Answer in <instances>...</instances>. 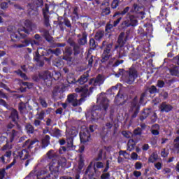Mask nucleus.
Listing matches in <instances>:
<instances>
[{"label": "nucleus", "instance_id": "obj_1", "mask_svg": "<svg viewBox=\"0 0 179 179\" xmlns=\"http://www.w3.org/2000/svg\"><path fill=\"white\" fill-rule=\"evenodd\" d=\"M97 103H99V108L98 106H94L91 112H87L86 113L87 119L90 121H96L99 118H101V116L99 115L101 110L106 111L109 101L106 98L105 94H101L97 99Z\"/></svg>", "mask_w": 179, "mask_h": 179}, {"label": "nucleus", "instance_id": "obj_2", "mask_svg": "<svg viewBox=\"0 0 179 179\" xmlns=\"http://www.w3.org/2000/svg\"><path fill=\"white\" fill-rule=\"evenodd\" d=\"M76 92L80 93L81 94V99L80 100H78V98L76 97V94H71L69 96H68L67 101L69 103H71L73 106H79L83 102L85 101V98L89 96V90L86 87H79L76 88L75 90Z\"/></svg>", "mask_w": 179, "mask_h": 179}, {"label": "nucleus", "instance_id": "obj_3", "mask_svg": "<svg viewBox=\"0 0 179 179\" xmlns=\"http://www.w3.org/2000/svg\"><path fill=\"white\" fill-rule=\"evenodd\" d=\"M50 173H47L46 171L41 170L36 173L37 179H57L59 177V169L57 164H50Z\"/></svg>", "mask_w": 179, "mask_h": 179}, {"label": "nucleus", "instance_id": "obj_4", "mask_svg": "<svg viewBox=\"0 0 179 179\" xmlns=\"http://www.w3.org/2000/svg\"><path fill=\"white\" fill-rule=\"evenodd\" d=\"M13 155L14 159L11 164H10V165L6 167V169L7 170L10 169L14 166L15 163H17V158H20L21 160H25L26 159H28L30 157V152L28 150H23L22 151L15 152Z\"/></svg>", "mask_w": 179, "mask_h": 179}, {"label": "nucleus", "instance_id": "obj_5", "mask_svg": "<svg viewBox=\"0 0 179 179\" xmlns=\"http://www.w3.org/2000/svg\"><path fill=\"white\" fill-rule=\"evenodd\" d=\"M102 47L105 48L102 54V62H105L108 60L110 57L112 56L111 49L113 47L112 43H108L106 41H103Z\"/></svg>", "mask_w": 179, "mask_h": 179}, {"label": "nucleus", "instance_id": "obj_6", "mask_svg": "<svg viewBox=\"0 0 179 179\" xmlns=\"http://www.w3.org/2000/svg\"><path fill=\"white\" fill-rule=\"evenodd\" d=\"M80 138L82 143H86L91 140L90 134L88 131V129H85L80 131Z\"/></svg>", "mask_w": 179, "mask_h": 179}, {"label": "nucleus", "instance_id": "obj_7", "mask_svg": "<svg viewBox=\"0 0 179 179\" xmlns=\"http://www.w3.org/2000/svg\"><path fill=\"white\" fill-rule=\"evenodd\" d=\"M144 14L145 13L144 12H140L138 13V17H134V15H127V22L128 23H138V20H141V19H143L144 18Z\"/></svg>", "mask_w": 179, "mask_h": 179}, {"label": "nucleus", "instance_id": "obj_8", "mask_svg": "<svg viewBox=\"0 0 179 179\" xmlns=\"http://www.w3.org/2000/svg\"><path fill=\"white\" fill-rule=\"evenodd\" d=\"M76 131H71V133H69L66 131L67 145L69 148H73V136H76Z\"/></svg>", "mask_w": 179, "mask_h": 179}, {"label": "nucleus", "instance_id": "obj_9", "mask_svg": "<svg viewBox=\"0 0 179 179\" xmlns=\"http://www.w3.org/2000/svg\"><path fill=\"white\" fill-rule=\"evenodd\" d=\"M137 77H138V75L136 70L133 69H129V77H128V79L127 80V83L132 84Z\"/></svg>", "mask_w": 179, "mask_h": 179}, {"label": "nucleus", "instance_id": "obj_10", "mask_svg": "<svg viewBox=\"0 0 179 179\" xmlns=\"http://www.w3.org/2000/svg\"><path fill=\"white\" fill-rule=\"evenodd\" d=\"M104 80L103 78L99 75L96 78H92L89 82L90 85H92L94 86H100L103 84Z\"/></svg>", "mask_w": 179, "mask_h": 179}, {"label": "nucleus", "instance_id": "obj_11", "mask_svg": "<svg viewBox=\"0 0 179 179\" xmlns=\"http://www.w3.org/2000/svg\"><path fill=\"white\" fill-rule=\"evenodd\" d=\"M21 136V133L13 129L10 132V142H13L14 140L17 139Z\"/></svg>", "mask_w": 179, "mask_h": 179}, {"label": "nucleus", "instance_id": "obj_12", "mask_svg": "<svg viewBox=\"0 0 179 179\" xmlns=\"http://www.w3.org/2000/svg\"><path fill=\"white\" fill-rule=\"evenodd\" d=\"M53 164V166H55V164H57V169L59 170V166L66 167V159L61 158V159H59L58 162H57L55 161H53L52 162V164Z\"/></svg>", "mask_w": 179, "mask_h": 179}, {"label": "nucleus", "instance_id": "obj_13", "mask_svg": "<svg viewBox=\"0 0 179 179\" xmlns=\"http://www.w3.org/2000/svg\"><path fill=\"white\" fill-rule=\"evenodd\" d=\"M38 142L37 140H27L24 144V147L27 150L33 148V145Z\"/></svg>", "mask_w": 179, "mask_h": 179}, {"label": "nucleus", "instance_id": "obj_14", "mask_svg": "<svg viewBox=\"0 0 179 179\" xmlns=\"http://www.w3.org/2000/svg\"><path fill=\"white\" fill-rule=\"evenodd\" d=\"M43 16H44V20H45V23H49L50 20H49V8L48 6H45V8H43Z\"/></svg>", "mask_w": 179, "mask_h": 179}, {"label": "nucleus", "instance_id": "obj_15", "mask_svg": "<svg viewBox=\"0 0 179 179\" xmlns=\"http://www.w3.org/2000/svg\"><path fill=\"white\" fill-rule=\"evenodd\" d=\"M124 36H125V34L124 32H122L119 36L117 43L120 47H123L125 45V42L127 41V39L126 38L124 39Z\"/></svg>", "mask_w": 179, "mask_h": 179}, {"label": "nucleus", "instance_id": "obj_16", "mask_svg": "<svg viewBox=\"0 0 179 179\" xmlns=\"http://www.w3.org/2000/svg\"><path fill=\"white\" fill-rule=\"evenodd\" d=\"M159 109L162 112H169L171 110L172 107L171 106L167 105L166 103H164L160 106Z\"/></svg>", "mask_w": 179, "mask_h": 179}, {"label": "nucleus", "instance_id": "obj_17", "mask_svg": "<svg viewBox=\"0 0 179 179\" xmlns=\"http://www.w3.org/2000/svg\"><path fill=\"white\" fill-rule=\"evenodd\" d=\"M50 137L49 135H46L42 140V148H45L50 144Z\"/></svg>", "mask_w": 179, "mask_h": 179}, {"label": "nucleus", "instance_id": "obj_18", "mask_svg": "<svg viewBox=\"0 0 179 179\" xmlns=\"http://www.w3.org/2000/svg\"><path fill=\"white\" fill-rule=\"evenodd\" d=\"M159 124H155L152 126V128L151 129L152 134L155 136H157L159 134Z\"/></svg>", "mask_w": 179, "mask_h": 179}, {"label": "nucleus", "instance_id": "obj_19", "mask_svg": "<svg viewBox=\"0 0 179 179\" xmlns=\"http://www.w3.org/2000/svg\"><path fill=\"white\" fill-rule=\"evenodd\" d=\"M138 110H139V106L137 103V99H135L134 102L131 104V111H135V113H137Z\"/></svg>", "mask_w": 179, "mask_h": 179}, {"label": "nucleus", "instance_id": "obj_20", "mask_svg": "<svg viewBox=\"0 0 179 179\" xmlns=\"http://www.w3.org/2000/svg\"><path fill=\"white\" fill-rule=\"evenodd\" d=\"M10 118L13 122H15L18 118V113L17 110L13 109L11 110Z\"/></svg>", "mask_w": 179, "mask_h": 179}, {"label": "nucleus", "instance_id": "obj_21", "mask_svg": "<svg viewBox=\"0 0 179 179\" xmlns=\"http://www.w3.org/2000/svg\"><path fill=\"white\" fill-rule=\"evenodd\" d=\"M136 144L134 140H129L127 144V150L131 152L135 147Z\"/></svg>", "mask_w": 179, "mask_h": 179}, {"label": "nucleus", "instance_id": "obj_22", "mask_svg": "<svg viewBox=\"0 0 179 179\" xmlns=\"http://www.w3.org/2000/svg\"><path fill=\"white\" fill-rule=\"evenodd\" d=\"M52 77V74L47 71H45L43 73V75H41V78L43 79V80H47V79H49V78H51Z\"/></svg>", "mask_w": 179, "mask_h": 179}, {"label": "nucleus", "instance_id": "obj_23", "mask_svg": "<svg viewBox=\"0 0 179 179\" xmlns=\"http://www.w3.org/2000/svg\"><path fill=\"white\" fill-rule=\"evenodd\" d=\"M117 27V24H114L113 25L112 24H108L106 26V31L108 33H110L111 31H113V27Z\"/></svg>", "mask_w": 179, "mask_h": 179}, {"label": "nucleus", "instance_id": "obj_24", "mask_svg": "<svg viewBox=\"0 0 179 179\" xmlns=\"http://www.w3.org/2000/svg\"><path fill=\"white\" fill-rule=\"evenodd\" d=\"M158 159V155L156 153H153L148 159L149 163H155Z\"/></svg>", "mask_w": 179, "mask_h": 179}, {"label": "nucleus", "instance_id": "obj_25", "mask_svg": "<svg viewBox=\"0 0 179 179\" xmlns=\"http://www.w3.org/2000/svg\"><path fill=\"white\" fill-rule=\"evenodd\" d=\"M172 76H179V67L176 66L173 69L170 70Z\"/></svg>", "mask_w": 179, "mask_h": 179}, {"label": "nucleus", "instance_id": "obj_26", "mask_svg": "<svg viewBox=\"0 0 179 179\" xmlns=\"http://www.w3.org/2000/svg\"><path fill=\"white\" fill-rule=\"evenodd\" d=\"M104 35V32L103 31H98L95 35V39L96 41H100Z\"/></svg>", "mask_w": 179, "mask_h": 179}, {"label": "nucleus", "instance_id": "obj_27", "mask_svg": "<svg viewBox=\"0 0 179 179\" xmlns=\"http://www.w3.org/2000/svg\"><path fill=\"white\" fill-rule=\"evenodd\" d=\"M61 73L58 71H53V74L52 75V77H53V79H55V80H59L61 78Z\"/></svg>", "mask_w": 179, "mask_h": 179}, {"label": "nucleus", "instance_id": "obj_28", "mask_svg": "<svg viewBox=\"0 0 179 179\" xmlns=\"http://www.w3.org/2000/svg\"><path fill=\"white\" fill-rule=\"evenodd\" d=\"M129 10V7L124 8V10L122 13H116L114 14L113 17H116L117 16H120V15H125Z\"/></svg>", "mask_w": 179, "mask_h": 179}, {"label": "nucleus", "instance_id": "obj_29", "mask_svg": "<svg viewBox=\"0 0 179 179\" xmlns=\"http://www.w3.org/2000/svg\"><path fill=\"white\" fill-rule=\"evenodd\" d=\"M55 66H56L58 68H61L64 66V62L62 59H57L55 62Z\"/></svg>", "mask_w": 179, "mask_h": 179}, {"label": "nucleus", "instance_id": "obj_30", "mask_svg": "<svg viewBox=\"0 0 179 179\" xmlns=\"http://www.w3.org/2000/svg\"><path fill=\"white\" fill-rule=\"evenodd\" d=\"M83 166H84L83 159L81 157H80V160L78 162V173H80V171L82 170Z\"/></svg>", "mask_w": 179, "mask_h": 179}, {"label": "nucleus", "instance_id": "obj_31", "mask_svg": "<svg viewBox=\"0 0 179 179\" xmlns=\"http://www.w3.org/2000/svg\"><path fill=\"white\" fill-rule=\"evenodd\" d=\"M148 92L150 94H155L157 92V89L155 85H152L149 87Z\"/></svg>", "mask_w": 179, "mask_h": 179}, {"label": "nucleus", "instance_id": "obj_32", "mask_svg": "<svg viewBox=\"0 0 179 179\" xmlns=\"http://www.w3.org/2000/svg\"><path fill=\"white\" fill-rule=\"evenodd\" d=\"M87 43V34L85 33L83 34V38L80 41V45H85Z\"/></svg>", "mask_w": 179, "mask_h": 179}, {"label": "nucleus", "instance_id": "obj_33", "mask_svg": "<svg viewBox=\"0 0 179 179\" xmlns=\"http://www.w3.org/2000/svg\"><path fill=\"white\" fill-rule=\"evenodd\" d=\"M120 0H113L111 7L112 8L115 9L117 8L119 6Z\"/></svg>", "mask_w": 179, "mask_h": 179}, {"label": "nucleus", "instance_id": "obj_34", "mask_svg": "<svg viewBox=\"0 0 179 179\" xmlns=\"http://www.w3.org/2000/svg\"><path fill=\"white\" fill-rule=\"evenodd\" d=\"M26 129L28 134H33L34 128H33V126H31V124H27L26 126Z\"/></svg>", "mask_w": 179, "mask_h": 179}, {"label": "nucleus", "instance_id": "obj_35", "mask_svg": "<svg viewBox=\"0 0 179 179\" xmlns=\"http://www.w3.org/2000/svg\"><path fill=\"white\" fill-rule=\"evenodd\" d=\"M174 148L179 152V136L174 139Z\"/></svg>", "mask_w": 179, "mask_h": 179}, {"label": "nucleus", "instance_id": "obj_36", "mask_svg": "<svg viewBox=\"0 0 179 179\" xmlns=\"http://www.w3.org/2000/svg\"><path fill=\"white\" fill-rule=\"evenodd\" d=\"M104 167V164L102 162H98L94 164V168L98 169H103Z\"/></svg>", "mask_w": 179, "mask_h": 179}, {"label": "nucleus", "instance_id": "obj_37", "mask_svg": "<svg viewBox=\"0 0 179 179\" xmlns=\"http://www.w3.org/2000/svg\"><path fill=\"white\" fill-rule=\"evenodd\" d=\"M87 81V77L85 76H82L79 80H78V83L80 85H83L84 83H85Z\"/></svg>", "mask_w": 179, "mask_h": 179}, {"label": "nucleus", "instance_id": "obj_38", "mask_svg": "<svg viewBox=\"0 0 179 179\" xmlns=\"http://www.w3.org/2000/svg\"><path fill=\"white\" fill-rule=\"evenodd\" d=\"M33 31V28H31V24H27V28H24V31L26 34H29L30 31Z\"/></svg>", "mask_w": 179, "mask_h": 179}, {"label": "nucleus", "instance_id": "obj_39", "mask_svg": "<svg viewBox=\"0 0 179 179\" xmlns=\"http://www.w3.org/2000/svg\"><path fill=\"white\" fill-rule=\"evenodd\" d=\"M141 9V8L139 7L137 4H134L131 12V13H134V12L138 13Z\"/></svg>", "mask_w": 179, "mask_h": 179}, {"label": "nucleus", "instance_id": "obj_40", "mask_svg": "<svg viewBox=\"0 0 179 179\" xmlns=\"http://www.w3.org/2000/svg\"><path fill=\"white\" fill-rule=\"evenodd\" d=\"M110 13V8H106L105 9L102 10V13L101 14H102L103 16L109 15Z\"/></svg>", "mask_w": 179, "mask_h": 179}, {"label": "nucleus", "instance_id": "obj_41", "mask_svg": "<svg viewBox=\"0 0 179 179\" xmlns=\"http://www.w3.org/2000/svg\"><path fill=\"white\" fill-rule=\"evenodd\" d=\"M150 112L149 109H146L144 110L142 116L141 117V120L143 121L145 120V118H146L148 117L147 114Z\"/></svg>", "mask_w": 179, "mask_h": 179}, {"label": "nucleus", "instance_id": "obj_42", "mask_svg": "<svg viewBox=\"0 0 179 179\" xmlns=\"http://www.w3.org/2000/svg\"><path fill=\"white\" fill-rule=\"evenodd\" d=\"M45 39L49 42L52 41V37L50 35L48 31L45 32Z\"/></svg>", "mask_w": 179, "mask_h": 179}, {"label": "nucleus", "instance_id": "obj_43", "mask_svg": "<svg viewBox=\"0 0 179 179\" xmlns=\"http://www.w3.org/2000/svg\"><path fill=\"white\" fill-rule=\"evenodd\" d=\"M55 155V152H54V150H50L48 153H47V157L49 158V159H52V157H54Z\"/></svg>", "mask_w": 179, "mask_h": 179}, {"label": "nucleus", "instance_id": "obj_44", "mask_svg": "<svg viewBox=\"0 0 179 179\" xmlns=\"http://www.w3.org/2000/svg\"><path fill=\"white\" fill-rule=\"evenodd\" d=\"M44 115H45V111L42 110L41 113L37 114L38 118L40 120H43L44 118Z\"/></svg>", "mask_w": 179, "mask_h": 179}, {"label": "nucleus", "instance_id": "obj_45", "mask_svg": "<svg viewBox=\"0 0 179 179\" xmlns=\"http://www.w3.org/2000/svg\"><path fill=\"white\" fill-rule=\"evenodd\" d=\"M17 74H18L22 78H23L24 80H28V78H27V76H26V74H25V73H23L21 71H19L17 72Z\"/></svg>", "mask_w": 179, "mask_h": 179}, {"label": "nucleus", "instance_id": "obj_46", "mask_svg": "<svg viewBox=\"0 0 179 179\" xmlns=\"http://www.w3.org/2000/svg\"><path fill=\"white\" fill-rule=\"evenodd\" d=\"M142 168H143V164L141 162H138L135 164V169L136 170H141Z\"/></svg>", "mask_w": 179, "mask_h": 179}, {"label": "nucleus", "instance_id": "obj_47", "mask_svg": "<svg viewBox=\"0 0 179 179\" xmlns=\"http://www.w3.org/2000/svg\"><path fill=\"white\" fill-rule=\"evenodd\" d=\"M29 44V41L27 40H25L24 42L21 45H17V48H24L26 46H28Z\"/></svg>", "mask_w": 179, "mask_h": 179}, {"label": "nucleus", "instance_id": "obj_48", "mask_svg": "<svg viewBox=\"0 0 179 179\" xmlns=\"http://www.w3.org/2000/svg\"><path fill=\"white\" fill-rule=\"evenodd\" d=\"M110 177V175L109 173H104L101 176V179H109Z\"/></svg>", "mask_w": 179, "mask_h": 179}, {"label": "nucleus", "instance_id": "obj_49", "mask_svg": "<svg viewBox=\"0 0 179 179\" xmlns=\"http://www.w3.org/2000/svg\"><path fill=\"white\" fill-rule=\"evenodd\" d=\"M22 85L24 86H27L28 89H31V87H33V83H31L23 82Z\"/></svg>", "mask_w": 179, "mask_h": 179}, {"label": "nucleus", "instance_id": "obj_50", "mask_svg": "<svg viewBox=\"0 0 179 179\" xmlns=\"http://www.w3.org/2000/svg\"><path fill=\"white\" fill-rule=\"evenodd\" d=\"M122 135L124 137L129 138H130L131 136V133H130L129 131H122Z\"/></svg>", "mask_w": 179, "mask_h": 179}, {"label": "nucleus", "instance_id": "obj_51", "mask_svg": "<svg viewBox=\"0 0 179 179\" xmlns=\"http://www.w3.org/2000/svg\"><path fill=\"white\" fill-rule=\"evenodd\" d=\"M169 155V152L166 151L165 149H163L161 152V155L163 157H166L167 155Z\"/></svg>", "mask_w": 179, "mask_h": 179}, {"label": "nucleus", "instance_id": "obj_52", "mask_svg": "<svg viewBox=\"0 0 179 179\" xmlns=\"http://www.w3.org/2000/svg\"><path fill=\"white\" fill-rule=\"evenodd\" d=\"M155 167L157 169L158 171L161 170L162 168V164L160 162H157V164H155Z\"/></svg>", "mask_w": 179, "mask_h": 179}, {"label": "nucleus", "instance_id": "obj_53", "mask_svg": "<svg viewBox=\"0 0 179 179\" xmlns=\"http://www.w3.org/2000/svg\"><path fill=\"white\" fill-rule=\"evenodd\" d=\"M142 175L141 171H134L133 176H134L136 178H139L141 177Z\"/></svg>", "mask_w": 179, "mask_h": 179}, {"label": "nucleus", "instance_id": "obj_54", "mask_svg": "<svg viewBox=\"0 0 179 179\" xmlns=\"http://www.w3.org/2000/svg\"><path fill=\"white\" fill-rule=\"evenodd\" d=\"M6 170L0 169V179H3L5 177Z\"/></svg>", "mask_w": 179, "mask_h": 179}, {"label": "nucleus", "instance_id": "obj_55", "mask_svg": "<svg viewBox=\"0 0 179 179\" xmlns=\"http://www.w3.org/2000/svg\"><path fill=\"white\" fill-rule=\"evenodd\" d=\"M61 136V131L58 129H55V136L59 137Z\"/></svg>", "mask_w": 179, "mask_h": 179}, {"label": "nucleus", "instance_id": "obj_56", "mask_svg": "<svg viewBox=\"0 0 179 179\" xmlns=\"http://www.w3.org/2000/svg\"><path fill=\"white\" fill-rule=\"evenodd\" d=\"M164 82L162 81V80H158L157 87H160V88H162V87H164Z\"/></svg>", "mask_w": 179, "mask_h": 179}, {"label": "nucleus", "instance_id": "obj_57", "mask_svg": "<svg viewBox=\"0 0 179 179\" xmlns=\"http://www.w3.org/2000/svg\"><path fill=\"white\" fill-rule=\"evenodd\" d=\"M148 91H145L143 94H142V96L140 99V103H143L144 98L147 96Z\"/></svg>", "mask_w": 179, "mask_h": 179}, {"label": "nucleus", "instance_id": "obj_58", "mask_svg": "<svg viewBox=\"0 0 179 179\" xmlns=\"http://www.w3.org/2000/svg\"><path fill=\"white\" fill-rule=\"evenodd\" d=\"M40 103L42 105V106L44 108H46L48 106L46 101L42 99H40Z\"/></svg>", "mask_w": 179, "mask_h": 179}, {"label": "nucleus", "instance_id": "obj_59", "mask_svg": "<svg viewBox=\"0 0 179 179\" xmlns=\"http://www.w3.org/2000/svg\"><path fill=\"white\" fill-rule=\"evenodd\" d=\"M66 152V147H61L59 150V152L60 154H64V152Z\"/></svg>", "mask_w": 179, "mask_h": 179}, {"label": "nucleus", "instance_id": "obj_60", "mask_svg": "<svg viewBox=\"0 0 179 179\" xmlns=\"http://www.w3.org/2000/svg\"><path fill=\"white\" fill-rule=\"evenodd\" d=\"M63 59L64 60H66L68 62L69 64H71V63L72 62V58L71 57H64Z\"/></svg>", "mask_w": 179, "mask_h": 179}, {"label": "nucleus", "instance_id": "obj_61", "mask_svg": "<svg viewBox=\"0 0 179 179\" xmlns=\"http://www.w3.org/2000/svg\"><path fill=\"white\" fill-rule=\"evenodd\" d=\"M131 158L133 160H137L138 159V155L136 152H133L131 155Z\"/></svg>", "mask_w": 179, "mask_h": 179}, {"label": "nucleus", "instance_id": "obj_62", "mask_svg": "<svg viewBox=\"0 0 179 179\" xmlns=\"http://www.w3.org/2000/svg\"><path fill=\"white\" fill-rule=\"evenodd\" d=\"M119 155H122V156H123V157H124L125 158H127V155H129L126 152V151H122V150H121V151L119 152Z\"/></svg>", "mask_w": 179, "mask_h": 179}, {"label": "nucleus", "instance_id": "obj_63", "mask_svg": "<svg viewBox=\"0 0 179 179\" xmlns=\"http://www.w3.org/2000/svg\"><path fill=\"white\" fill-rule=\"evenodd\" d=\"M90 45L92 46V48L95 47V41L94 38H91L90 41Z\"/></svg>", "mask_w": 179, "mask_h": 179}, {"label": "nucleus", "instance_id": "obj_64", "mask_svg": "<svg viewBox=\"0 0 179 179\" xmlns=\"http://www.w3.org/2000/svg\"><path fill=\"white\" fill-rule=\"evenodd\" d=\"M8 8V3H1V8L2 9H6Z\"/></svg>", "mask_w": 179, "mask_h": 179}]
</instances>
